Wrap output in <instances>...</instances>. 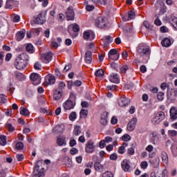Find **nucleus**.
<instances>
[{"instance_id":"6","label":"nucleus","mask_w":177,"mask_h":177,"mask_svg":"<svg viewBox=\"0 0 177 177\" xmlns=\"http://www.w3.org/2000/svg\"><path fill=\"white\" fill-rule=\"evenodd\" d=\"M165 118V113L162 111H159L155 114V116L152 118L151 122L153 125H157L163 121Z\"/></svg>"},{"instance_id":"61","label":"nucleus","mask_w":177,"mask_h":177,"mask_svg":"<svg viewBox=\"0 0 177 177\" xmlns=\"http://www.w3.org/2000/svg\"><path fill=\"white\" fill-rule=\"evenodd\" d=\"M101 5H107V3H111V0H100Z\"/></svg>"},{"instance_id":"33","label":"nucleus","mask_w":177,"mask_h":177,"mask_svg":"<svg viewBox=\"0 0 177 177\" xmlns=\"http://www.w3.org/2000/svg\"><path fill=\"white\" fill-rule=\"evenodd\" d=\"M15 6V1L14 0H7L6 3V9H10L13 8Z\"/></svg>"},{"instance_id":"44","label":"nucleus","mask_w":177,"mask_h":177,"mask_svg":"<svg viewBox=\"0 0 177 177\" xmlns=\"http://www.w3.org/2000/svg\"><path fill=\"white\" fill-rule=\"evenodd\" d=\"M128 70H129V66H128L127 65H124L120 68V72L121 73V74H125L127 71H128Z\"/></svg>"},{"instance_id":"52","label":"nucleus","mask_w":177,"mask_h":177,"mask_svg":"<svg viewBox=\"0 0 177 177\" xmlns=\"http://www.w3.org/2000/svg\"><path fill=\"white\" fill-rule=\"evenodd\" d=\"M34 68L35 70H41V68H42V65H41V63L39 62H37L35 63Z\"/></svg>"},{"instance_id":"59","label":"nucleus","mask_w":177,"mask_h":177,"mask_svg":"<svg viewBox=\"0 0 177 177\" xmlns=\"http://www.w3.org/2000/svg\"><path fill=\"white\" fill-rule=\"evenodd\" d=\"M109 158L112 161H115L117 160V158H118L117 153H113L111 154Z\"/></svg>"},{"instance_id":"58","label":"nucleus","mask_w":177,"mask_h":177,"mask_svg":"<svg viewBox=\"0 0 177 177\" xmlns=\"http://www.w3.org/2000/svg\"><path fill=\"white\" fill-rule=\"evenodd\" d=\"M127 153L129 154V156H133V154H135V149L132 147L129 148L127 149Z\"/></svg>"},{"instance_id":"22","label":"nucleus","mask_w":177,"mask_h":177,"mask_svg":"<svg viewBox=\"0 0 177 177\" xmlns=\"http://www.w3.org/2000/svg\"><path fill=\"white\" fill-rule=\"evenodd\" d=\"M46 82L48 85H53L56 82L55 76L48 75L46 77Z\"/></svg>"},{"instance_id":"49","label":"nucleus","mask_w":177,"mask_h":177,"mask_svg":"<svg viewBox=\"0 0 177 177\" xmlns=\"http://www.w3.org/2000/svg\"><path fill=\"white\" fill-rule=\"evenodd\" d=\"M122 139L124 142H129L131 140V136L129 134H125L122 137Z\"/></svg>"},{"instance_id":"64","label":"nucleus","mask_w":177,"mask_h":177,"mask_svg":"<svg viewBox=\"0 0 177 177\" xmlns=\"http://www.w3.org/2000/svg\"><path fill=\"white\" fill-rule=\"evenodd\" d=\"M71 67H73V66L71 64H68V65L65 66V67L63 70V73H67V71H68V70H70L71 68Z\"/></svg>"},{"instance_id":"35","label":"nucleus","mask_w":177,"mask_h":177,"mask_svg":"<svg viewBox=\"0 0 177 177\" xmlns=\"http://www.w3.org/2000/svg\"><path fill=\"white\" fill-rule=\"evenodd\" d=\"M15 77L19 81H24L26 80V75L21 73H17Z\"/></svg>"},{"instance_id":"20","label":"nucleus","mask_w":177,"mask_h":177,"mask_svg":"<svg viewBox=\"0 0 177 177\" xmlns=\"http://www.w3.org/2000/svg\"><path fill=\"white\" fill-rule=\"evenodd\" d=\"M63 96V91L59 90H55L53 93V99L54 100H60Z\"/></svg>"},{"instance_id":"18","label":"nucleus","mask_w":177,"mask_h":177,"mask_svg":"<svg viewBox=\"0 0 177 177\" xmlns=\"http://www.w3.org/2000/svg\"><path fill=\"white\" fill-rule=\"evenodd\" d=\"M102 41H104L103 46L104 48L109 46V44H111L113 42V37L110 35L105 36L103 39H102Z\"/></svg>"},{"instance_id":"29","label":"nucleus","mask_w":177,"mask_h":177,"mask_svg":"<svg viewBox=\"0 0 177 177\" xmlns=\"http://www.w3.org/2000/svg\"><path fill=\"white\" fill-rule=\"evenodd\" d=\"M169 23L170 24H171V26H173V27H174V28H176V30H177V17L172 15L171 16V17L169 18Z\"/></svg>"},{"instance_id":"12","label":"nucleus","mask_w":177,"mask_h":177,"mask_svg":"<svg viewBox=\"0 0 177 177\" xmlns=\"http://www.w3.org/2000/svg\"><path fill=\"white\" fill-rule=\"evenodd\" d=\"M83 37L84 39H88V41H93V39H95V33L91 30H86L84 32Z\"/></svg>"},{"instance_id":"30","label":"nucleus","mask_w":177,"mask_h":177,"mask_svg":"<svg viewBox=\"0 0 177 177\" xmlns=\"http://www.w3.org/2000/svg\"><path fill=\"white\" fill-rule=\"evenodd\" d=\"M57 145H58V146H66L67 145L66 138H57Z\"/></svg>"},{"instance_id":"15","label":"nucleus","mask_w":177,"mask_h":177,"mask_svg":"<svg viewBox=\"0 0 177 177\" xmlns=\"http://www.w3.org/2000/svg\"><path fill=\"white\" fill-rule=\"evenodd\" d=\"M109 78L110 82H113V84H120V75H118V74L111 73Z\"/></svg>"},{"instance_id":"25","label":"nucleus","mask_w":177,"mask_h":177,"mask_svg":"<svg viewBox=\"0 0 177 177\" xmlns=\"http://www.w3.org/2000/svg\"><path fill=\"white\" fill-rule=\"evenodd\" d=\"M94 168H95V171H97L98 172H103L104 166H103L102 164H100V162H95L94 163Z\"/></svg>"},{"instance_id":"23","label":"nucleus","mask_w":177,"mask_h":177,"mask_svg":"<svg viewBox=\"0 0 177 177\" xmlns=\"http://www.w3.org/2000/svg\"><path fill=\"white\" fill-rule=\"evenodd\" d=\"M84 60L88 64L92 63V52L87 50L85 53Z\"/></svg>"},{"instance_id":"31","label":"nucleus","mask_w":177,"mask_h":177,"mask_svg":"<svg viewBox=\"0 0 177 177\" xmlns=\"http://www.w3.org/2000/svg\"><path fill=\"white\" fill-rule=\"evenodd\" d=\"M128 147V143L124 142L122 145L118 148V152L119 153V154H124V153H125L126 151L125 147Z\"/></svg>"},{"instance_id":"26","label":"nucleus","mask_w":177,"mask_h":177,"mask_svg":"<svg viewBox=\"0 0 177 177\" xmlns=\"http://www.w3.org/2000/svg\"><path fill=\"white\" fill-rule=\"evenodd\" d=\"M122 168L124 171V172H128V171H129V169H131V165H129L128 161L123 160L122 162Z\"/></svg>"},{"instance_id":"28","label":"nucleus","mask_w":177,"mask_h":177,"mask_svg":"<svg viewBox=\"0 0 177 177\" xmlns=\"http://www.w3.org/2000/svg\"><path fill=\"white\" fill-rule=\"evenodd\" d=\"M169 135L171 136L172 140L177 143V131L175 130L169 131Z\"/></svg>"},{"instance_id":"11","label":"nucleus","mask_w":177,"mask_h":177,"mask_svg":"<svg viewBox=\"0 0 177 177\" xmlns=\"http://www.w3.org/2000/svg\"><path fill=\"white\" fill-rule=\"evenodd\" d=\"M66 16L68 21L74 20V16H75V14L74 13V10L73 9V7L68 8L66 12Z\"/></svg>"},{"instance_id":"27","label":"nucleus","mask_w":177,"mask_h":177,"mask_svg":"<svg viewBox=\"0 0 177 177\" xmlns=\"http://www.w3.org/2000/svg\"><path fill=\"white\" fill-rule=\"evenodd\" d=\"M161 158L163 165H167L168 164V155L167 154V152L164 151L161 152Z\"/></svg>"},{"instance_id":"3","label":"nucleus","mask_w":177,"mask_h":177,"mask_svg":"<svg viewBox=\"0 0 177 177\" xmlns=\"http://www.w3.org/2000/svg\"><path fill=\"white\" fill-rule=\"evenodd\" d=\"M75 106V95L71 93L70 94L69 99L63 104V107L66 111L67 110H71L72 109H74Z\"/></svg>"},{"instance_id":"37","label":"nucleus","mask_w":177,"mask_h":177,"mask_svg":"<svg viewBox=\"0 0 177 177\" xmlns=\"http://www.w3.org/2000/svg\"><path fill=\"white\" fill-rule=\"evenodd\" d=\"M20 114L25 115V117H28V115H30V111L27 108H22L20 111Z\"/></svg>"},{"instance_id":"57","label":"nucleus","mask_w":177,"mask_h":177,"mask_svg":"<svg viewBox=\"0 0 177 177\" xmlns=\"http://www.w3.org/2000/svg\"><path fill=\"white\" fill-rule=\"evenodd\" d=\"M16 158L18 161H23L24 160V155L23 154H17Z\"/></svg>"},{"instance_id":"17","label":"nucleus","mask_w":177,"mask_h":177,"mask_svg":"<svg viewBox=\"0 0 177 177\" xmlns=\"http://www.w3.org/2000/svg\"><path fill=\"white\" fill-rule=\"evenodd\" d=\"M109 115V113L107 112H103L101 114V120H100V124H102V125L106 126L107 125V117Z\"/></svg>"},{"instance_id":"43","label":"nucleus","mask_w":177,"mask_h":177,"mask_svg":"<svg viewBox=\"0 0 177 177\" xmlns=\"http://www.w3.org/2000/svg\"><path fill=\"white\" fill-rule=\"evenodd\" d=\"M17 150H23L24 149V144L22 142H18L15 145Z\"/></svg>"},{"instance_id":"21","label":"nucleus","mask_w":177,"mask_h":177,"mask_svg":"<svg viewBox=\"0 0 177 177\" xmlns=\"http://www.w3.org/2000/svg\"><path fill=\"white\" fill-rule=\"evenodd\" d=\"M26 37V30H21L16 33L15 39L17 41H20Z\"/></svg>"},{"instance_id":"45","label":"nucleus","mask_w":177,"mask_h":177,"mask_svg":"<svg viewBox=\"0 0 177 177\" xmlns=\"http://www.w3.org/2000/svg\"><path fill=\"white\" fill-rule=\"evenodd\" d=\"M73 133H74V135H75V136H78V135H80V133H81V128L80 127V126H76L74 128Z\"/></svg>"},{"instance_id":"54","label":"nucleus","mask_w":177,"mask_h":177,"mask_svg":"<svg viewBox=\"0 0 177 177\" xmlns=\"http://www.w3.org/2000/svg\"><path fill=\"white\" fill-rule=\"evenodd\" d=\"M95 10V6H92V5H87L86 6V10H87V12H92V10Z\"/></svg>"},{"instance_id":"55","label":"nucleus","mask_w":177,"mask_h":177,"mask_svg":"<svg viewBox=\"0 0 177 177\" xmlns=\"http://www.w3.org/2000/svg\"><path fill=\"white\" fill-rule=\"evenodd\" d=\"M140 167L142 169H146V168H147V167H149V164L147 163V161H143L141 162Z\"/></svg>"},{"instance_id":"46","label":"nucleus","mask_w":177,"mask_h":177,"mask_svg":"<svg viewBox=\"0 0 177 177\" xmlns=\"http://www.w3.org/2000/svg\"><path fill=\"white\" fill-rule=\"evenodd\" d=\"M145 27L146 28H147L148 30H153V26L152 25H150V23H149V21H145L144 23H143Z\"/></svg>"},{"instance_id":"48","label":"nucleus","mask_w":177,"mask_h":177,"mask_svg":"<svg viewBox=\"0 0 177 177\" xmlns=\"http://www.w3.org/2000/svg\"><path fill=\"white\" fill-rule=\"evenodd\" d=\"M69 119L71 121H75L77 119V113L75 112H72L69 115Z\"/></svg>"},{"instance_id":"38","label":"nucleus","mask_w":177,"mask_h":177,"mask_svg":"<svg viewBox=\"0 0 177 177\" xmlns=\"http://www.w3.org/2000/svg\"><path fill=\"white\" fill-rule=\"evenodd\" d=\"M150 164H152V165H154V167H157L158 164H160V158H155L151 160H149Z\"/></svg>"},{"instance_id":"42","label":"nucleus","mask_w":177,"mask_h":177,"mask_svg":"<svg viewBox=\"0 0 177 177\" xmlns=\"http://www.w3.org/2000/svg\"><path fill=\"white\" fill-rule=\"evenodd\" d=\"M95 77H103L104 75V71L103 69H98L95 73Z\"/></svg>"},{"instance_id":"4","label":"nucleus","mask_w":177,"mask_h":177,"mask_svg":"<svg viewBox=\"0 0 177 177\" xmlns=\"http://www.w3.org/2000/svg\"><path fill=\"white\" fill-rule=\"evenodd\" d=\"M95 26L98 28H106L109 26V19L104 17H98L95 19Z\"/></svg>"},{"instance_id":"40","label":"nucleus","mask_w":177,"mask_h":177,"mask_svg":"<svg viewBox=\"0 0 177 177\" xmlns=\"http://www.w3.org/2000/svg\"><path fill=\"white\" fill-rule=\"evenodd\" d=\"M66 88V83L63 82H59L58 84V88H56V90L61 91V92H63V89Z\"/></svg>"},{"instance_id":"62","label":"nucleus","mask_w":177,"mask_h":177,"mask_svg":"<svg viewBox=\"0 0 177 177\" xmlns=\"http://www.w3.org/2000/svg\"><path fill=\"white\" fill-rule=\"evenodd\" d=\"M118 122V119L115 116H113L111 118V123L112 124V125H115V124H117Z\"/></svg>"},{"instance_id":"8","label":"nucleus","mask_w":177,"mask_h":177,"mask_svg":"<svg viewBox=\"0 0 177 177\" xmlns=\"http://www.w3.org/2000/svg\"><path fill=\"white\" fill-rule=\"evenodd\" d=\"M33 85H39L41 84V76L38 73H32L30 76Z\"/></svg>"},{"instance_id":"14","label":"nucleus","mask_w":177,"mask_h":177,"mask_svg":"<svg viewBox=\"0 0 177 177\" xmlns=\"http://www.w3.org/2000/svg\"><path fill=\"white\" fill-rule=\"evenodd\" d=\"M109 58L111 60H117L120 58V54L117 53V50L113 48L111 49L109 54H108Z\"/></svg>"},{"instance_id":"32","label":"nucleus","mask_w":177,"mask_h":177,"mask_svg":"<svg viewBox=\"0 0 177 177\" xmlns=\"http://www.w3.org/2000/svg\"><path fill=\"white\" fill-rule=\"evenodd\" d=\"M162 46H164L165 48H168V46H171V39L169 38L164 39L162 42Z\"/></svg>"},{"instance_id":"9","label":"nucleus","mask_w":177,"mask_h":177,"mask_svg":"<svg viewBox=\"0 0 177 177\" xmlns=\"http://www.w3.org/2000/svg\"><path fill=\"white\" fill-rule=\"evenodd\" d=\"M138 122V118H133L130 122L127 124V130L130 132H132V131L135 130V128H136V123Z\"/></svg>"},{"instance_id":"16","label":"nucleus","mask_w":177,"mask_h":177,"mask_svg":"<svg viewBox=\"0 0 177 177\" xmlns=\"http://www.w3.org/2000/svg\"><path fill=\"white\" fill-rule=\"evenodd\" d=\"M53 55L52 53H46L44 55H41V59L43 61V63L48 64L52 60V56Z\"/></svg>"},{"instance_id":"50","label":"nucleus","mask_w":177,"mask_h":177,"mask_svg":"<svg viewBox=\"0 0 177 177\" xmlns=\"http://www.w3.org/2000/svg\"><path fill=\"white\" fill-rule=\"evenodd\" d=\"M162 7L160 8V13H162V15H164V13H165V12H167V6H165V3H164L163 2L161 3Z\"/></svg>"},{"instance_id":"47","label":"nucleus","mask_w":177,"mask_h":177,"mask_svg":"<svg viewBox=\"0 0 177 177\" xmlns=\"http://www.w3.org/2000/svg\"><path fill=\"white\" fill-rule=\"evenodd\" d=\"M102 177H114V174H113V172L107 171L102 174Z\"/></svg>"},{"instance_id":"41","label":"nucleus","mask_w":177,"mask_h":177,"mask_svg":"<svg viewBox=\"0 0 177 177\" xmlns=\"http://www.w3.org/2000/svg\"><path fill=\"white\" fill-rule=\"evenodd\" d=\"M11 19L14 23H19L20 21V16L17 15H11Z\"/></svg>"},{"instance_id":"36","label":"nucleus","mask_w":177,"mask_h":177,"mask_svg":"<svg viewBox=\"0 0 177 177\" xmlns=\"http://www.w3.org/2000/svg\"><path fill=\"white\" fill-rule=\"evenodd\" d=\"M26 51L29 53H34V46L31 44H27L26 45Z\"/></svg>"},{"instance_id":"56","label":"nucleus","mask_w":177,"mask_h":177,"mask_svg":"<svg viewBox=\"0 0 177 177\" xmlns=\"http://www.w3.org/2000/svg\"><path fill=\"white\" fill-rule=\"evenodd\" d=\"M157 97L158 100H160V101L164 100V93L162 92L158 93L157 95Z\"/></svg>"},{"instance_id":"19","label":"nucleus","mask_w":177,"mask_h":177,"mask_svg":"<svg viewBox=\"0 0 177 177\" xmlns=\"http://www.w3.org/2000/svg\"><path fill=\"white\" fill-rule=\"evenodd\" d=\"M170 118L171 120H177V109L175 106H171L170 110Z\"/></svg>"},{"instance_id":"2","label":"nucleus","mask_w":177,"mask_h":177,"mask_svg":"<svg viewBox=\"0 0 177 177\" xmlns=\"http://www.w3.org/2000/svg\"><path fill=\"white\" fill-rule=\"evenodd\" d=\"M137 54L141 57H150V48L144 44H140L136 48Z\"/></svg>"},{"instance_id":"5","label":"nucleus","mask_w":177,"mask_h":177,"mask_svg":"<svg viewBox=\"0 0 177 177\" xmlns=\"http://www.w3.org/2000/svg\"><path fill=\"white\" fill-rule=\"evenodd\" d=\"M45 168L42 167V165H39L38 163L36 164L32 177H44L45 176Z\"/></svg>"},{"instance_id":"63","label":"nucleus","mask_w":177,"mask_h":177,"mask_svg":"<svg viewBox=\"0 0 177 177\" xmlns=\"http://www.w3.org/2000/svg\"><path fill=\"white\" fill-rule=\"evenodd\" d=\"M160 88L162 91H165V89L168 88V84H167V82H163L161 84Z\"/></svg>"},{"instance_id":"34","label":"nucleus","mask_w":177,"mask_h":177,"mask_svg":"<svg viewBox=\"0 0 177 177\" xmlns=\"http://www.w3.org/2000/svg\"><path fill=\"white\" fill-rule=\"evenodd\" d=\"M7 137L6 136H0V145L1 146H6L7 145L8 141H6Z\"/></svg>"},{"instance_id":"39","label":"nucleus","mask_w":177,"mask_h":177,"mask_svg":"<svg viewBox=\"0 0 177 177\" xmlns=\"http://www.w3.org/2000/svg\"><path fill=\"white\" fill-rule=\"evenodd\" d=\"M88 117V110L82 109L80 111V118H86Z\"/></svg>"},{"instance_id":"1","label":"nucleus","mask_w":177,"mask_h":177,"mask_svg":"<svg viewBox=\"0 0 177 177\" xmlns=\"http://www.w3.org/2000/svg\"><path fill=\"white\" fill-rule=\"evenodd\" d=\"M28 64V55L26 53H23L18 55L14 62V66L17 70H23L26 68Z\"/></svg>"},{"instance_id":"24","label":"nucleus","mask_w":177,"mask_h":177,"mask_svg":"<svg viewBox=\"0 0 177 177\" xmlns=\"http://www.w3.org/2000/svg\"><path fill=\"white\" fill-rule=\"evenodd\" d=\"M64 131V125L63 124L57 125L53 129V132H54V133H62Z\"/></svg>"},{"instance_id":"13","label":"nucleus","mask_w":177,"mask_h":177,"mask_svg":"<svg viewBox=\"0 0 177 177\" xmlns=\"http://www.w3.org/2000/svg\"><path fill=\"white\" fill-rule=\"evenodd\" d=\"M129 103H131V100L127 97H120L118 100V104L120 107H125L126 106H128Z\"/></svg>"},{"instance_id":"51","label":"nucleus","mask_w":177,"mask_h":177,"mask_svg":"<svg viewBox=\"0 0 177 177\" xmlns=\"http://www.w3.org/2000/svg\"><path fill=\"white\" fill-rule=\"evenodd\" d=\"M38 1L42 2L41 6H43V8H46L49 3V0H38Z\"/></svg>"},{"instance_id":"10","label":"nucleus","mask_w":177,"mask_h":177,"mask_svg":"<svg viewBox=\"0 0 177 177\" xmlns=\"http://www.w3.org/2000/svg\"><path fill=\"white\" fill-rule=\"evenodd\" d=\"M93 145L94 143L92 140L87 142L86 146L85 147L86 153H92L95 151V146Z\"/></svg>"},{"instance_id":"53","label":"nucleus","mask_w":177,"mask_h":177,"mask_svg":"<svg viewBox=\"0 0 177 177\" xmlns=\"http://www.w3.org/2000/svg\"><path fill=\"white\" fill-rule=\"evenodd\" d=\"M127 16L129 17V20H132L133 19H135V12L133 11L129 12Z\"/></svg>"},{"instance_id":"7","label":"nucleus","mask_w":177,"mask_h":177,"mask_svg":"<svg viewBox=\"0 0 177 177\" xmlns=\"http://www.w3.org/2000/svg\"><path fill=\"white\" fill-rule=\"evenodd\" d=\"M35 24H44L46 21L45 12H41L34 19Z\"/></svg>"},{"instance_id":"60","label":"nucleus","mask_w":177,"mask_h":177,"mask_svg":"<svg viewBox=\"0 0 177 177\" xmlns=\"http://www.w3.org/2000/svg\"><path fill=\"white\" fill-rule=\"evenodd\" d=\"M73 31H74V32H78V31H80V26H78L77 24L73 25Z\"/></svg>"}]
</instances>
